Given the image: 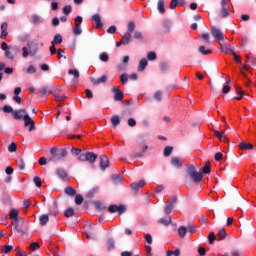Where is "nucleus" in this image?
<instances>
[{
  "label": "nucleus",
  "mask_w": 256,
  "mask_h": 256,
  "mask_svg": "<svg viewBox=\"0 0 256 256\" xmlns=\"http://www.w3.org/2000/svg\"><path fill=\"white\" fill-rule=\"evenodd\" d=\"M50 154L54 155L56 161H63V159L69 155V152L65 148L57 149L56 147H53L50 150Z\"/></svg>",
  "instance_id": "obj_1"
},
{
  "label": "nucleus",
  "mask_w": 256,
  "mask_h": 256,
  "mask_svg": "<svg viewBox=\"0 0 256 256\" xmlns=\"http://www.w3.org/2000/svg\"><path fill=\"white\" fill-rule=\"evenodd\" d=\"M12 225L15 226V230L18 233H21V235H27L28 229L27 226H25V220H23V218H19V220H14L12 222Z\"/></svg>",
  "instance_id": "obj_2"
},
{
  "label": "nucleus",
  "mask_w": 256,
  "mask_h": 256,
  "mask_svg": "<svg viewBox=\"0 0 256 256\" xmlns=\"http://www.w3.org/2000/svg\"><path fill=\"white\" fill-rule=\"evenodd\" d=\"M97 157H98V155L95 154L94 152H86V153L80 154L77 157V159H78V161H87L88 163L93 165V163H95V161H97Z\"/></svg>",
  "instance_id": "obj_3"
},
{
  "label": "nucleus",
  "mask_w": 256,
  "mask_h": 256,
  "mask_svg": "<svg viewBox=\"0 0 256 256\" xmlns=\"http://www.w3.org/2000/svg\"><path fill=\"white\" fill-rule=\"evenodd\" d=\"M3 111L4 113H12L14 119H23V115H19V113H26L25 109L13 110L10 105H4Z\"/></svg>",
  "instance_id": "obj_4"
},
{
  "label": "nucleus",
  "mask_w": 256,
  "mask_h": 256,
  "mask_svg": "<svg viewBox=\"0 0 256 256\" xmlns=\"http://www.w3.org/2000/svg\"><path fill=\"white\" fill-rule=\"evenodd\" d=\"M108 211L109 213H119V215H123V213L127 211V208H125L123 205L117 206L113 204L109 206Z\"/></svg>",
  "instance_id": "obj_5"
},
{
  "label": "nucleus",
  "mask_w": 256,
  "mask_h": 256,
  "mask_svg": "<svg viewBox=\"0 0 256 256\" xmlns=\"http://www.w3.org/2000/svg\"><path fill=\"white\" fill-rule=\"evenodd\" d=\"M211 35L214 37L216 41H224L223 32L215 26L211 28Z\"/></svg>",
  "instance_id": "obj_6"
},
{
  "label": "nucleus",
  "mask_w": 256,
  "mask_h": 256,
  "mask_svg": "<svg viewBox=\"0 0 256 256\" xmlns=\"http://www.w3.org/2000/svg\"><path fill=\"white\" fill-rule=\"evenodd\" d=\"M24 126L29 127V131H35V122L33 119H31V116L29 114L24 115Z\"/></svg>",
  "instance_id": "obj_7"
},
{
  "label": "nucleus",
  "mask_w": 256,
  "mask_h": 256,
  "mask_svg": "<svg viewBox=\"0 0 256 256\" xmlns=\"http://www.w3.org/2000/svg\"><path fill=\"white\" fill-rule=\"evenodd\" d=\"M56 175L62 181H69V173H67L66 169H63V168L56 169Z\"/></svg>",
  "instance_id": "obj_8"
},
{
  "label": "nucleus",
  "mask_w": 256,
  "mask_h": 256,
  "mask_svg": "<svg viewBox=\"0 0 256 256\" xmlns=\"http://www.w3.org/2000/svg\"><path fill=\"white\" fill-rule=\"evenodd\" d=\"M131 43V33H126L122 36L119 42H116V47H121V45H129Z\"/></svg>",
  "instance_id": "obj_9"
},
{
  "label": "nucleus",
  "mask_w": 256,
  "mask_h": 256,
  "mask_svg": "<svg viewBox=\"0 0 256 256\" xmlns=\"http://www.w3.org/2000/svg\"><path fill=\"white\" fill-rule=\"evenodd\" d=\"M111 91L114 93V101H123V91L119 87H112Z\"/></svg>",
  "instance_id": "obj_10"
},
{
  "label": "nucleus",
  "mask_w": 256,
  "mask_h": 256,
  "mask_svg": "<svg viewBox=\"0 0 256 256\" xmlns=\"http://www.w3.org/2000/svg\"><path fill=\"white\" fill-rule=\"evenodd\" d=\"M99 160H100V167L102 171H105V169L109 167V158L105 156V154H102L100 155Z\"/></svg>",
  "instance_id": "obj_11"
},
{
  "label": "nucleus",
  "mask_w": 256,
  "mask_h": 256,
  "mask_svg": "<svg viewBox=\"0 0 256 256\" xmlns=\"http://www.w3.org/2000/svg\"><path fill=\"white\" fill-rule=\"evenodd\" d=\"M107 79H108L107 75H102L100 78H97V79L91 77L90 81L92 85H101L103 83H107Z\"/></svg>",
  "instance_id": "obj_12"
},
{
  "label": "nucleus",
  "mask_w": 256,
  "mask_h": 256,
  "mask_svg": "<svg viewBox=\"0 0 256 256\" xmlns=\"http://www.w3.org/2000/svg\"><path fill=\"white\" fill-rule=\"evenodd\" d=\"M220 16H221L222 18L229 17V10L227 9V1H226V0H222V1H221V12H220Z\"/></svg>",
  "instance_id": "obj_13"
},
{
  "label": "nucleus",
  "mask_w": 256,
  "mask_h": 256,
  "mask_svg": "<svg viewBox=\"0 0 256 256\" xmlns=\"http://www.w3.org/2000/svg\"><path fill=\"white\" fill-rule=\"evenodd\" d=\"M189 179H191L193 183H201L203 181V173L196 172L194 175L190 176Z\"/></svg>",
  "instance_id": "obj_14"
},
{
  "label": "nucleus",
  "mask_w": 256,
  "mask_h": 256,
  "mask_svg": "<svg viewBox=\"0 0 256 256\" xmlns=\"http://www.w3.org/2000/svg\"><path fill=\"white\" fill-rule=\"evenodd\" d=\"M141 187H145V180H140L139 182H134L131 184L132 191H139Z\"/></svg>",
  "instance_id": "obj_15"
},
{
  "label": "nucleus",
  "mask_w": 256,
  "mask_h": 256,
  "mask_svg": "<svg viewBox=\"0 0 256 256\" xmlns=\"http://www.w3.org/2000/svg\"><path fill=\"white\" fill-rule=\"evenodd\" d=\"M92 21H95L96 29H102L103 28V23L101 22V16L99 14H94L92 16Z\"/></svg>",
  "instance_id": "obj_16"
},
{
  "label": "nucleus",
  "mask_w": 256,
  "mask_h": 256,
  "mask_svg": "<svg viewBox=\"0 0 256 256\" xmlns=\"http://www.w3.org/2000/svg\"><path fill=\"white\" fill-rule=\"evenodd\" d=\"M239 149H241L242 151H251L253 150V144L251 143H245V142H240L238 145Z\"/></svg>",
  "instance_id": "obj_17"
},
{
  "label": "nucleus",
  "mask_w": 256,
  "mask_h": 256,
  "mask_svg": "<svg viewBox=\"0 0 256 256\" xmlns=\"http://www.w3.org/2000/svg\"><path fill=\"white\" fill-rule=\"evenodd\" d=\"M7 27V22L2 23L0 39H6V37L9 35V32H7Z\"/></svg>",
  "instance_id": "obj_18"
},
{
  "label": "nucleus",
  "mask_w": 256,
  "mask_h": 256,
  "mask_svg": "<svg viewBox=\"0 0 256 256\" xmlns=\"http://www.w3.org/2000/svg\"><path fill=\"white\" fill-rule=\"evenodd\" d=\"M68 75H73L74 83H77V81H79V77H80L79 70H77V69H69L68 70Z\"/></svg>",
  "instance_id": "obj_19"
},
{
  "label": "nucleus",
  "mask_w": 256,
  "mask_h": 256,
  "mask_svg": "<svg viewBox=\"0 0 256 256\" xmlns=\"http://www.w3.org/2000/svg\"><path fill=\"white\" fill-rule=\"evenodd\" d=\"M171 164L173 165V167H176L177 169H179V167H183V160L177 157H172Z\"/></svg>",
  "instance_id": "obj_20"
},
{
  "label": "nucleus",
  "mask_w": 256,
  "mask_h": 256,
  "mask_svg": "<svg viewBox=\"0 0 256 256\" xmlns=\"http://www.w3.org/2000/svg\"><path fill=\"white\" fill-rule=\"evenodd\" d=\"M157 9L161 15H165V1L158 0Z\"/></svg>",
  "instance_id": "obj_21"
},
{
  "label": "nucleus",
  "mask_w": 256,
  "mask_h": 256,
  "mask_svg": "<svg viewBox=\"0 0 256 256\" xmlns=\"http://www.w3.org/2000/svg\"><path fill=\"white\" fill-rule=\"evenodd\" d=\"M64 193L66 195H69L70 197H75V195H77V191L73 187H70V186L65 188Z\"/></svg>",
  "instance_id": "obj_22"
},
{
  "label": "nucleus",
  "mask_w": 256,
  "mask_h": 256,
  "mask_svg": "<svg viewBox=\"0 0 256 256\" xmlns=\"http://www.w3.org/2000/svg\"><path fill=\"white\" fill-rule=\"evenodd\" d=\"M178 235L181 239H185V235H187V227L180 226L178 228Z\"/></svg>",
  "instance_id": "obj_23"
},
{
  "label": "nucleus",
  "mask_w": 256,
  "mask_h": 256,
  "mask_svg": "<svg viewBox=\"0 0 256 256\" xmlns=\"http://www.w3.org/2000/svg\"><path fill=\"white\" fill-rule=\"evenodd\" d=\"M186 231H188V233L193 234L197 231V227H195V224H193V222H189L186 226Z\"/></svg>",
  "instance_id": "obj_24"
},
{
  "label": "nucleus",
  "mask_w": 256,
  "mask_h": 256,
  "mask_svg": "<svg viewBox=\"0 0 256 256\" xmlns=\"http://www.w3.org/2000/svg\"><path fill=\"white\" fill-rule=\"evenodd\" d=\"M147 65H148L147 59L145 58L141 59L138 65V71H145V67H147Z\"/></svg>",
  "instance_id": "obj_25"
},
{
  "label": "nucleus",
  "mask_w": 256,
  "mask_h": 256,
  "mask_svg": "<svg viewBox=\"0 0 256 256\" xmlns=\"http://www.w3.org/2000/svg\"><path fill=\"white\" fill-rule=\"evenodd\" d=\"M196 173H197V170L195 169V166H193V165L188 166V168L186 169L187 177H191L192 175H194Z\"/></svg>",
  "instance_id": "obj_26"
},
{
  "label": "nucleus",
  "mask_w": 256,
  "mask_h": 256,
  "mask_svg": "<svg viewBox=\"0 0 256 256\" xmlns=\"http://www.w3.org/2000/svg\"><path fill=\"white\" fill-rule=\"evenodd\" d=\"M9 217L10 219H14V221H19V219H17V217H19V210L11 209Z\"/></svg>",
  "instance_id": "obj_27"
},
{
  "label": "nucleus",
  "mask_w": 256,
  "mask_h": 256,
  "mask_svg": "<svg viewBox=\"0 0 256 256\" xmlns=\"http://www.w3.org/2000/svg\"><path fill=\"white\" fill-rule=\"evenodd\" d=\"M174 206H172L171 204H168L167 202L165 203L164 206V213L165 215H171V213L173 212Z\"/></svg>",
  "instance_id": "obj_28"
},
{
  "label": "nucleus",
  "mask_w": 256,
  "mask_h": 256,
  "mask_svg": "<svg viewBox=\"0 0 256 256\" xmlns=\"http://www.w3.org/2000/svg\"><path fill=\"white\" fill-rule=\"evenodd\" d=\"M202 173H204V175L211 173V162L207 161L205 163L204 167L202 168Z\"/></svg>",
  "instance_id": "obj_29"
},
{
  "label": "nucleus",
  "mask_w": 256,
  "mask_h": 256,
  "mask_svg": "<svg viewBox=\"0 0 256 256\" xmlns=\"http://www.w3.org/2000/svg\"><path fill=\"white\" fill-rule=\"evenodd\" d=\"M158 223H159L160 225H165L166 227H167L168 225H171V223H172L171 216H168L167 219L161 218L160 220H158Z\"/></svg>",
  "instance_id": "obj_30"
},
{
  "label": "nucleus",
  "mask_w": 256,
  "mask_h": 256,
  "mask_svg": "<svg viewBox=\"0 0 256 256\" xmlns=\"http://www.w3.org/2000/svg\"><path fill=\"white\" fill-rule=\"evenodd\" d=\"M49 223V215L43 214L40 216V225L45 226Z\"/></svg>",
  "instance_id": "obj_31"
},
{
  "label": "nucleus",
  "mask_w": 256,
  "mask_h": 256,
  "mask_svg": "<svg viewBox=\"0 0 256 256\" xmlns=\"http://www.w3.org/2000/svg\"><path fill=\"white\" fill-rule=\"evenodd\" d=\"M199 53H202V55H211L213 51L211 49H205V46H200L198 48Z\"/></svg>",
  "instance_id": "obj_32"
},
{
  "label": "nucleus",
  "mask_w": 256,
  "mask_h": 256,
  "mask_svg": "<svg viewBox=\"0 0 256 256\" xmlns=\"http://www.w3.org/2000/svg\"><path fill=\"white\" fill-rule=\"evenodd\" d=\"M53 43H56V45H61L63 43V36H61V34H56L54 36V40L52 42V45Z\"/></svg>",
  "instance_id": "obj_33"
},
{
  "label": "nucleus",
  "mask_w": 256,
  "mask_h": 256,
  "mask_svg": "<svg viewBox=\"0 0 256 256\" xmlns=\"http://www.w3.org/2000/svg\"><path fill=\"white\" fill-rule=\"evenodd\" d=\"M236 93L237 95H240V97H234V99H236L237 101H241V99H243V90L241 89V86L236 85Z\"/></svg>",
  "instance_id": "obj_34"
},
{
  "label": "nucleus",
  "mask_w": 256,
  "mask_h": 256,
  "mask_svg": "<svg viewBox=\"0 0 256 256\" xmlns=\"http://www.w3.org/2000/svg\"><path fill=\"white\" fill-rule=\"evenodd\" d=\"M111 123H112L113 127H117V125H119L121 123V119L119 118V116L114 115L111 118Z\"/></svg>",
  "instance_id": "obj_35"
},
{
  "label": "nucleus",
  "mask_w": 256,
  "mask_h": 256,
  "mask_svg": "<svg viewBox=\"0 0 256 256\" xmlns=\"http://www.w3.org/2000/svg\"><path fill=\"white\" fill-rule=\"evenodd\" d=\"M111 179H112L113 183H115V185H119V183H121V181H122V178L119 174H113L111 176Z\"/></svg>",
  "instance_id": "obj_36"
},
{
  "label": "nucleus",
  "mask_w": 256,
  "mask_h": 256,
  "mask_svg": "<svg viewBox=\"0 0 256 256\" xmlns=\"http://www.w3.org/2000/svg\"><path fill=\"white\" fill-rule=\"evenodd\" d=\"M217 236L220 241H223V239L227 237V232H225V228L220 229Z\"/></svg>",
  "instance_id": "obj_37"
},
{
  "label": "nucleus",
  "mask_w": 256,
  "mask_h": 256,
  "mask_svg": "<svg viewBox=\"0 0 256 256\" xmlns=\"http://www.w3.org/2000/svg\"><path fill=\"white\" fill-rule=\"evenodd\" d=\"M99 59L100 61H102L103 63H107V61H109V54H107V52H102L99 55Z\"/></svg>",
  "instance_id": "obj_38"
},
{
  "label": "nucleus",
  "mask_w": 256,
  "mask_h": 256,
  "mask_svg": "<svg viewBox=\"0 0 256 256\" xmlns=\"http://www.w3.org/2000/svg\"><path fill=\"white\" fill-rule=\"evenodd\" d=\"M147 149H149V146H144L143 149L141 150V152H138V153L134 154V159H138L139 157H143V155L145 154Z\"/></svg>",
  "instance_id": "obj_39"
},
{
  "label": "nucleus",
  "mask_w": 256,
  "mask_h": 256,
  "mask_svg": "<svg viewBox=\"0 0 256 256\" xmlns=\"http://www.w3.org/2000/svg\"><path fill=\"white\" fill-rule=\"evenodd\" d=\"M173 153V146H166L164 148V157H169Z\"/></svg>",
  "instance_id": "obj_40"
},
{
  "label": "nucleus",
  "mask_w": 256,
  "mask_h": 256,
  "mask_svg": "<svg viewBox=\"0 0 256 256\" xmlns=\"http://www.w3.org/2000/svg\"><path fill=\"white\" fill-rule=\"evenodd\" d=\"M73 215H75V210H73V208H68L65 212H64V217H73Z\"/></svg>",
  "instance_id": "obj_41"
},
{
  "label": "nucleus",
  "mask_w": 256,
  "mask_h": 256,
  "mask_svg": "<svg viewBox=\"0 0 256 256\" xmlns=\"http://www.w3.org/2000/svg\"><path fill=\"white\" fill-rule=\"evenodd\" d=\"M11 251H13V246H9V245L2 246V253H4L5 255H7V253H11Z\"/></svg>",
  "instance_id": "obj_42"
},
{
  "label": "nucleus",
  "mask_w": 256,
  "mask_h": 256,
  "mask_svg": "<svg viewBox=\"0 0 256 256\" xmlns=\"http://www.w3.org/2000/svg\"><path fill=\"white\" fill-rule=\"evenodd\" d=\"M107 247H108V251H111V249H115V241L113 240V238L108 239Z\"/></svg>",
  "instance_id": "obj_43"
},
{
  "label": "nucleus",
  "mask_w": 256,
  "mask_h": 256,
  "mask_svg": "<svg viewBox=\"0 0 256 256\" xmlns=\"http://www.w3.org/2000/svg\"><path fill=\"white\" fill-rule=\"evenodd\" d=\"M8 151H9V153H15L17 151V144L15 142H12L8 146Z\"/></svg>",
  "instance_id": "obj_44"
},
{
  "label": "nucleus",
  "mask_w": 256,
  "mask_h": 256,
  "mask_svg": "<svg viewBox=\"0 0 256 256\" xmlns=\"http://www.w3.org/2000/svg\"><path fill=\"white\" fill-rule=\"evenodd\" d=\"M39 91H40V95L42 96L47 95V93H52V91L48 90L46 86L40 87Z\"/></svg>",
  "instance_id": "obj_45"
},
{
  "label": "nucleus",
  "mask_w": 256,
  "mask_h": 256,
  "mask_svg": "<svg viewBox=\"0 0 256 256\" xmlns=\"http://www.w3.org/2000/svg\"><path fill=\"white\" fill-rule=\"evenodd\" d=\"M81 152H82L81 149L75 148V147H73V148L70 150V153H71L72 155H75L76 157H79V155H81Z\"/></svg>",
  "instance_id": "obj_46"
},
{
  "label": "nucleus",
  "mask_w": 256,
  "mask_h": 256,
  "mask_svg": "<svg viewBox=\"0 0 256 256\" xmlns=\"http://www.w3.org/2000/svg\"><path fill=\"white\" fill-rule=\"evenodd\" d=\"M94 205L96 207V209H98V211H103L106 209L105 205H103V203L96 201L94 202Z\"/></svg>",
  "instance_id": "obj_47"
},
{
  "label": "nucleus",
  "mask_w": 256,
  "mask_h": 256,
  "mask_svg": "<svg viewBox=\"0 0 256 256\" xmlns=\"http://www.w3.org/2000/svg\"><path fill=\"white\" fill-rule=\"evenodd\" d=\"M147 59L148 61H155V59H157V54L155 52H148Z\"/></svg>",
  "instance_id": "obj_48"
},
{
  "label": "nucleus",
  "mask_w": 256,
  "mask_h": 256,
  "mask_svg": "<svg viewBox=\"0 0 256 256\" xmlns=\"http://www.w3.org/2000/svg\"><path fill=\"white\" fill-rule=\"evenodd\" d=\"M230 55L234 57L236 63H241V56L237 55L233 50H230Z\"/></svg>",
  "instance_id": "obj_49"
},
{
  "label": "nucleus",
  "mask_w": 256,
  "mask_h": 256,
  "mask_svg": "<svg viewBox=\"0 0 256 256\" xmlns=\"http://www.w3.org/2000/svg\"><path fill=\"white\" fill-rule=\"evenodd\" d=\"M98 189L97 188H93L91 189L87 194L86 197L88 199H91L92 197H94L95 193H97Z\"/></svg>",
  "instance_id": "obj_50"
},
{
  "label": "nucleus",
  "mask_w": 256,
  "mask_h": 256,
  "mask_svg": "<svg viewBox=\"0 0 256 256\" xmlns=\"http://www.w3.org/2000/svg\"><path fill=\"white\" fill-rule=\"evenodd\" d=\"M120 81L122 83V85H125L127 83V81H129V75L127 74H122L120 76Z\"/></svg>",
  "instance_id": "obj_51"
},
{
  "label": "nucleus",
  "mask_w": 256,
  "mask_h": 256,
  "mask_svg": "<svg viewBox=\"0 0 256 256\" xmlns=\"http://www.w3.org/2000/svg\"><path fill=\"white\" fill-rule=\"evenodd\" d=\"M215 137H217L220 140H223V137L225 135V131L220 132L219 130H214Z\"/></svg>",
  "instance_id": "obj_52"
},
{
  "label": "nucleus",
  "mask_w": 256,
  "mask_h": 256,
  "mask_svg": "<svg viewBox=\"0 0 256 256\" xmlns=\"http://www.w3.org/2000/svg\"><path fill=\"white\" fill-rule=\"evenodd\" d=\"M39 243H37V242H31V244H30V251H37V250H39Z\"/></svg>",
  "instance_id": "obj_53"
},
{
  "label": "nucleus",
  "mask_w": 256,
  "mask_h": 256,
  "mask_svg": "<svg viewBox=\"0 0 256 256\" xmlns=\"http://www.w3.org/2000/svg\"><path fill=\"white\" fill-rule=\"evenodd\" d=\"M133 31H135V22L131 21L128 23V33L131 35Z\"/></svg>",
  "instance_id": "obj_54"
},
{
  "label": "nucleus",
  "mask_w": 256,
  "mask_h": 256,
  "mask_svg": "<svg viewBox=\"0 0 256 256\" xmlns=\"http://www.w3.org/2000/svg\"><path fill=\"white\" fill-rule=\"evenodd\" d=\"M75 203L77 205H81L83 203V196L81 194H77L75 197Z\"/></svg>",
  "instance_id": "obj_55"
},
{
  "label": "nucleus",
  "mask_w": 256,
  "mask_h": 256,
  "mask_svg": "<svg viewBox=\"0 0 256 256\" xmlns=\"http://www.w3.org/2000/svg\"><path fill=\"white\" fill-rule=\"evenodd\" d=\"M177 201H178L177 196H171L169 201L166 203H168V205H172V207H173V205H175V203H177Z\"/></svg>",
  "instance_id": "obj_56"
},
{
  "label": "nucleus",
  "mask_w": 256,
  "mask_h": 256,
  "mask_svg": "<svg viewBox=\"0 0 256 256\" xmlns=\"http://www.w3.org/2000/svg\"><path fill=\"white\" fill-rule=\"evenodd\" d=\"M163 27L166 29V31H171V21L166 20L163 22Z\"/></svg>",
  "instance_id": "obj_57"
},
{
  "label": "nucleus",
  "mask_w": 256,
  "mask_h": 256,
  "mask_svg": "<svg viewBox=\"0 0 256 256\" xmlns=\"http://www.w3.org/2000/svg\"><path fill=\"white\" fill-rule=\"evenodd\" d=\"M73 33L74 35H81V33H83V30H81V26H75L73 28Z\"/></svg>",
  "instance_id": "obj_58"
},
{
  "label": "nucleus",
  "mask_w": 256,
  "mask_h": 256,
  "mask_svg": "<svg viewBox=\"0 0 256 256\" xmlns=\"http://www.w3.org/2000/svg\"><path fill=\"white\" fill-rule=\"evenodd\" d=\"M71 11H72L71 5H67V6H65V7L63 8V14H64V15H69V13H71Z\"/></svg>",
  "instance_id": "obj_59"
},
{
  "label": "nucleus",
  "mask_w": 256,
  "mask_h": 256,
  "mask_svg": "<svg viewBox=\"0 0 256 256\" xmlns=\"http://www.w3.org/2000/svg\"><path fill=\"white\" fill-rule=\"evenodd\" d=\"M33 181H34L36 187H41L42 182H41V178H40V177L35 176L34 179H33Z\"/></svg>",
  "instance_id": "obj_60"
},
{
  "label": "nucleus",
  "mask_w": 256,
  "mask_h": 256,
  "mask_svg": "<svg viewBox=\"0 0 256 256\" xmlns=\"http://www.w3.org/2000/svg\"><path fill=\"white\" fill-rule=\"evenodd\" d=\"M200 37H201V39H204V41H206V43H211L208 33L201 34Z\"/></svg>",
  "instance_id": "obj_61"
},
{
  "label": "nucleus",
  "mask_w": 256,
  "mask_h": 256,
  "mask_svg": "<svg viewBox=\"0 0 256 256\" xmlns=\"http://www.w3.org/2000/svg\"><path fill=\"white\" fill-rule=\"evenodd\" d=\"M208 241H209L210 245H213V243L215 242V233L211 232L209 234Z\"/></svg>",
  "instance_id": "obj_62"
},
{
  "label": "nucleus",
  "mask_w": 256,
  "mask_h": 256,
  "mask_svg": "<svg viewBox=\"0 0 256 256\" xmlns=\"http://www.w3.org/2000/svg\"><path fill=\"white\" fill-rule=\"evenodd\" d=\"M162 97H163V94L161 93V91L155 92L154 99H156V101H161Z\"/></svg>",
  "instance_id": "obj_63"
},
{
  "label": "nucleus",
  "mask_w": 256,
  "mask_h": 256,
  "mask_svg": "<svg viewBox=\"0 0 256 256\" xmlns=\"http://www.w3.org/2000/svg\"><path fill=\"white\" fill-rule=\"evenodd\" d=\"M230 91H231V86H229V85L223 86V88H222L223 95H227V93H229Z\"/></svg>",
  "instance_id": "obj_64"
}]
</instances>
